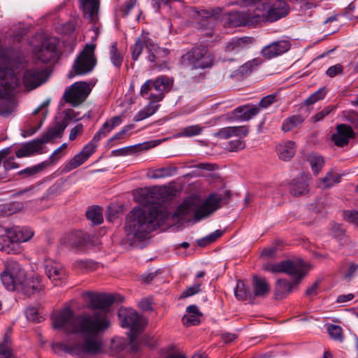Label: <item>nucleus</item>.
<instances>
[{
    "mask_svg": "<svg viewBox=\"0 0 358 358\" xmlns=\"http://www.w3.org/2000/svg\"><path fill=\"white\" fill-rule=\"evenodd\" d=\"M141 147V145H140V144L134 145V146L125 147L123 148L115 150L113 151V153L115 156L127 155H129V154H131L133 152L140 150Z\"/></svg>",
    "mask_w": 358,
    "mask_h": 358,
    "instance_id": "nucleus-53",
    "label": "nucleus"
},
{
    "mask_svg": "<svg viewBox=\"0 0 358 358\" xmlns=\"http://www.w3.org/2000/svg\"><path fill=\"white\" fill-rule=\"evenodd\" d=\"M343 217L345 220L358 226V212L356 210H345L343 212Z\"/></svg>",
    "mask_w": 358,
    "mask_h": 358,
    "instance_id": "nucleus-57",
    "label": "nucleus"
},
{
    "mask_svg": "<svg viewBox=\"0 0 358 358\" xmlns=\"http://www.w3.org/2000/svg\"><path fill=\"white\" fill-rule=\"evenodd\" d=\"M201 282L196 281L192 286L187 287L182 293L181 297L186 298L201 292Z\"/></svg>",
    "mask_w": 358,
    "mask_h": 358,
    "instance_id": "nucleus-52",
    "label": "nucleus"
},
{
    "mask_svg": "<svg viewBox=\"0 0 358 358\" xmlns=\"http://www.w3.org/2000/svg\"><path fill=\"white\" fill-rule=\"evenodd\" d=\"M87 159L80 152L71 158L64 166L63 172L68 173L85 163Z\"/></svg>",
    "mask_w": 358,
    "mask_h": 358,
    "instance_id": "nucleus-39",
    "label": "nucleus"
},
{
    "mask_svg": "<svg viewBox=\"0 0 358 358\" xmlns=\"http://www.w3.org/2000/svg\"><path fill=\"white\" fill-rule=\"evenodd\" d=\"M335 108H336V107L334 106H328L325 107L321 111H320L315 116L313 117L314 122H319V121L322 120L326 116H327Z\"/></svg>",
    "mask_w": 358,
    "mask_h": 358,
    "instance_id": "nucleus-56",
    "label": "nucleus"
},
{
    "mask_svg": "<svg viewBox=\"0 0 358 358\" xmlns=\"http://www.w3.org/2000/svg\"><path fill=\"white\" fill-rule=\"evenodd\" d=\"M276 151L278 157L283 161H289L296 153V145L294 141H287L278 145Z\"/></svg>",
    "mask_w": 358,
    "mask_h": 358,
    "instance_id": "nucleus-28",
    "label": "nucleus"
},
{
    "mask_svg": "<svg viewBox=\"0 0 358 358\" xmlns=\"http://www.w3.org/2000/svg\"><path fill=\"white\" fill-rule=\"evenodd\" d=\"M141 196L145 200L142 203H150L141 208H134L129 214L125 225L128 236H133L138 240H143L153 230L156 229L166 217V212L159 203L151 201L148 197L153 192L148 189H141Z\"/></svg>",
    "mask_w": 358,
    "mask_h": 358,
    "instance_id": "nucleus-1",
    "label": "nucleus"
},
{
    "mask_svg": "<svg viewBox=\"0 0 358 358\" xmlns=\"http://www.w3.org/2000/svg\"><path fill=\"white\" fill-rule=\"evenodd\" d=\"M343 67L340 64H337L336 65L330 66L327 70V75L331 78H333L337 75H340L343 73Z\"/></svg>",
    "mask_w": 358,
    "mask_h": 358,
    "instance_id": "nucleus-60",
    "label": "nucleus"
},
{
    "mask_svg": "<svg viewBox=\"0 0 358 358\" xmlns=\"http://www.w3.org/2000/svg\"><path fill=\"white\" fill-rule=\"evenodd\" d=\"M264 15L259 7L246 11H232L228 14L227 23L229 27H236L253 25L262 22Z\"/></svg>",
    "mask_w": 358,
    "mask_h": 358,
    "instance_id": "nucleus-10",
    "label": "nucleus"
},
{
    "mask_svg": "<svg viewBox=\"0 0 358 358\" xmlns=\"http://www.w3.org/2000/svg\"><path fill=\"white\" fill-rule=\"evenodd\" d=\"M303 121V117L300 115L291 116L284 120L282 125V129L285 132L289 131L298 125L301 124Z\"/></svg>",
    "mask_w": 358,
    "mask_h": 358,
    "instance_id": "nucleus-37",
    "label": "nucleus"
},
{
    "mask_svg": "<svg viewBox=\"0 0 358 358\" xmlns=\"http://www.w3.org/2000/svg\"><path fill=\"white\" fill-rule=\"evenodd\" d=\"M52 319L55 329H62L67 334H80L84 337L94 336L110 325L103 313L75 316L73 310L69 307L57 311Z\"/></svg>",
    "mask_w": 358,
    "mask_h": 358,
    "instance_id": "nucleus-2",
    "label": "nucleus"
},
{
    "mask_svg": "<svg viewBox=\"0 0 358 358\" xmlns=\"http://www.w3.org/2000/svg\"><path fill=\"white\" fill-rule=\"evenodd\" d=\"M236 4L241 7H259L264 15L262 21L275 22L289 13V6L285 0H238Z\"/></svg>",
    "mask_w": 358,
    "mask_h": 358,
    "instance_id": "nucleus-5",
    "label": "nucleus"
},
{
    "mask_svg": "<svg viewBox=\"0 0 358 358\" xmlns=\"http://www.w3.org/2000/svg\"><path fill=\"white\" fill-rule=\"evenodd\" d=\"M84 17L92 22L98 20L99 0H80Z\"/></svg>",
    "mask_w": 358,
    "mask_h": 358,
    "instance_id": "nucleus-27",
    "label": "nucleus"
},
{
    "mask_svg": "<svg viewBox=\"0 0 358 358\" xmlns=\"http://www.w3.org/2000/svg\"><path fill=\"white\" fill-rule=\"evenodd\" d=\"M59 40L56 37L45 38L36 52L37 58L43 63L55 62L58 59L57 45Z\"/></svg>",
    "mask_w": 358,
    "mask_h": 358,
    "instance_id": "nucleus-15",
    "label": "nucleus"
},
{
    "mask_svg": "<svg viewBox=\"0 0 358 358\" xmlns=\"http://www.w3.org/2000/svg\"><path fill=\"white\" fill-rule=\"evenodd\" d=\"M110 59L115 66L120 67L122 65L123 59L120 53L117 51L116 42L113 43L110 46Z\"/></svg>",
    "mask_w": 358,
    "mask_h": 358,
    "instance_id": "nucleus-45",
    "label": "nucleus"
},
{
    "mask_svg": "<svg viewBox=\"0 0 358 358\" xmlns=\"http://www.w3.org/2000/svg\"><path fill=\"white\" fill-rule=\"evenodd\" d=\"M222 200V196L216 194H210L201 205H199L196 199H185L178 206L174 213V217L180 220H186L193 215L196 220H200L218 209Z\"/></svg>",
    "mask_w": 358,
    "mask_h": 358,
    "instance_id": "nucleus-3",
    "label": "nucleus"
},
{
    "mask_svg": "<svg viewBox=\"0 0 358 358\" xmlns=\"http://www.w3.org/2000/svg\"><path fill=\"white\" fill-rule=\"evenodd\" d=\"M118 316L122 327H129L130 329L129 338L130 343L132 345L134 350H136L134 343L137 334L143 330L145 326L144 319L140 316L137 312L131 308H120L118 312Z\"/></svg>",
    "mask_w": 358,
    "mask_h": 358,
    "instance_id": "nucleus-8",
    "label": "nucleus"
},
{
    "mask_svg": "<svg viewBox=\"0 0 358 358\" xmlns=\"http://www.w3.org/2000/svg\"><path fill=\"white\" fill-rule=\"evenodd\" d=\"M358 269V264L354 262H350L348 265V268L346 270L344 277L345 279L350 280L357 272Z\"/></svg>",
    "mask_w": 358,
    "mask_h": 358,
    "instance_id": "nucleus-63",
    "label": "nucleus"
},
{
    "mask_svg": "<svg viewBox=\"0 0 358 358\" xmlns=\"http://www.w3.org/2000/svg\"><path fill=\"white\" fill-rule=\"evenodd\" d=\"M96 148L97 145L92 144L89 142L84 146L80 152L83 156L85 157V159H88L96 151Z\"/></svg>",
    "mask_w": 358,
    "mask_h": 358,
    "instance_id": "nucleus-58",
    "label": "nucleus"
},
{
    "mask_svg": "<svg viewBox=\"0 0 358 358\" xmlns=\"http://www.w3.org/2000/svg\"><path fill=\"white\" fill-rule=\"evenodd\" d=\"M0 355L3 358H17L12 352L10 340L6 335L2 343H0Z\"/></svg>",
    "mask_w": 358,
    "mask_h": 358,
    "instance_id": "nucleus-41",
    "label": "nucleus"
},
{
    "mask_svg": "<svg viewBox=\"0 0 358 358\" xmlns=\"http://www.w3.org/2000/svg\"><path fill=\"white\" fill-rule=\"evenodd\" d=\"M261 63L262 59L259 58H255L252 60L248 61L240 66V73L242 74H248L259 66Z\"/></svg>",
    "mask_w": 358,
    "mask_h": 358,
    "instance_id": "nucleus-48",
    "label": "nucleus"
},
{
    "mask_svg": "<svg viewBox=\"0 0 358 358\" xmlns=\"http://www.w3.org/2000/svg\"><path fill=\"white\" fill-rule=\"evenodd\" d=\"M354 135L355 132L350 125L340 124L336 127V132L331 136V140L336 146L343 148L348 144Z\"/></svg>",
    "mask_w": 358,
    "mask_h": 358,
    "instance_id": "nucleus-23",
    "label": "nucleus"
},
{
    "mask_svg": "<svg viewBox=\"0 0 358 358\" xmlns=\"http://www.w3.org/2000/svg\"><path fill=\"white\" fill-rule=\"evenodd\" d=\"M327 94V90L325 87L320 88L315 92L312 94L306 100V103L307 105H311L315 102L322 100L324 98Z\"/></svg>",
    "mask_w": 358,
    "mask_h": 358,
    "instance_id": "nucleus-49",
    "label": "nucleus"
},
{
    "mask_svg": "<svg viewBox=\"0 0 358 358\" xmlns=\"http://www.w3.org/2000/svg\"><path fill=\"white\" fill-rule=\"evenodd\" d=\"M276 97L275 94H270L262 98L259 102V106L264 108H268L272 103L277 101Z\"/></svg>",
    "mask_w": 358,
    "mask_h": 358,
    "instance_id": "nucleus-59",
    "label": "nucleus"
},
{
    "mask_svg": "<svg viewBox=\"0 0 358 358\" xmlns=\"http://www.w3.org/2000/svg\"><path fill=\"white\" fill-rule=\"evenodd\" d=\"M90 92V85L85 82H76L65 91L63 98L73 106L83 103Z\"/></svg>",
    "mask_w": 358,
    "mask_h": 358,
    "instance_id": "nucleus-14",
    "label": "nucleus"
},
{
    "mask_svg": "<svg viewBox=\"0 0 358 358\" xmlns=\"http://www.w3.org/2000/svg\"><path fill=\"white\" fill-rule=\"evenodd\" d=\"M27 318L34 322H41L43 320V317L39 314L36 308L31 307L26 310Z\"/></svg>",
    "mask_w": 358,
    "mask_h": 358,
    "instance_id": "nucleus-51",
    "label": "nucleus"
},
{
    "mask_svg": "<svg viewBox=\"0 0 358 358\" xmlns=\"http://www.w3.org/2000/svg\"><path fill=\"white\" fill-rule=\"evenodd\" d=\"M157 106L148 105L135 115L134 121L139 122L151 116L157 111Z\"/></svg>",
    "mask_w": 358,
    "mask_h": 358,
    "instance_id": "nucleus-40",
    "label": "nucleus"
},
{
    "mask_svg": "<svg viewBox=\"0 0 358 358\" xmlns=\"http://www.w3.org/2000/svg\"><path fill=\"white\" fill-rule=\"evenodd\" d=\"M56 352L64 351L73 356H84L87 354H97L101 350V343L96 339L88 338L83 343H56L52 345Z\"/></svg>",
    "mask_w": 358,
    "mask_h": 358,
    "instance_id": "nucleus-6",
    "label": "nucleus"
},
{
    "mask_svg": "<svg viewBox=\"0 0 358 358\" xmlns=\"http://www.w3.org/2000/svg\"><path fill=\"white\" fill-rule=\"evenodd\" d=\"M86 296H87L90 306L94 309H99V310H97L93 315L101 312L103 313L106 315V318H107L106 313L102 310L108 308L114 303V297L110 294H96L93 292H87ZM106 320L108 321V319Z\"/></svg>",
    "mask_w": 358,
    "mask_h": 358,
    "instance_id": "nucleus-16",
    "label": "nucleus"
},
{
    "mask_svg": "<svg viewBox=\"0 0 358 358\" xmlns=\"http://www.w3.org/2000/svg\"><path fill=\"white\" fill-rule=\"evenodd\" d=\"M154 82V89L157 94H151L149 96L151 103L160 101L164 98V93L169 92L173 85V80L169 77L162 76L158 77Z\"/></svg>",
    "mask_w": 358,
    "mask_h": 358,
    "instance_id": "nucleus-21",
    "label": "nucleus"
},
{
    "mask_svg": "<svg viewBox=\"0 0 358 358\" xmlns=\"http://www.w3.org/2000/svg\"><path fill=\"white\" fill-rule=\"evenodd\" d=\"M94 44H87L76 59L72 70L69 73L71 78L76 75H85L92 71L96 64Z\"/></svg>",
    "mask_w": 358,
    "mask_h": 358,
    "instance_id": "nucleus-7",
    "label": "nucleus"
},
{
    "mask_svg": "<svg viewBox=\"0 0 358 358\" xmlns=\"http://www.w3.org/2000/svg\"><path fill=\"white\" fill-rule=\"evenodd\" d=\"M278 244H276L272 247L263 249L261 252V256L266 258L275 257L278 250Z\"/></svg>",
    "mask_w": 358,
    "mask_h": 358,
    "instance_id": "nucleus-62",
    "label": "nucleus"
},
{
    "mask_svg": "<svg viewBox=\"0 0 358 358\" xmlns=\"http://www.w3.org/2000/svg\"><path fill=\"white\" fill-rule=\"evenodd\" d=\"M234 294L238 300H246L248 297L250 299L252 298V294L248 292L245 287L244 282L241 280H238L236 284V287L234 289Z\"/></svg>",
    "mask_w": 358,
    "mask_h": 358,
    "instance_id": "nucleus-42",
    "label": "nucleus"
},
{
    "mask_svg": "<svg viewBox=\"0 0 358 358\" xmlns=\"http://www.w3.org/2000/svg\"><path fill=\"white\" fill-rule=\"evenodd\" d=\"M63 115V119L57 121L52 127L50 128L47 131L48 135H50V138L52 139L60 136L63 134L64 129L69 125L70 121L77 120L79 119L78 117L77 113L72 109L64 110Z\"/></svg>",
    "mask_w": 358,
    "mask_h": 358,
    "instance_id": "nucleus-19",
    "label": "nucleus"
},
{
    "mask_svg": "<svg viewBox=\"0 0 358 358\" xmlns=\"http://www.w3.org/2000/svg\"><path fill=\"white\" fill-rule=\"evenodd\" d=\"M249 133L248 126L227 127L220 129L216 134L215 136L221 139H227L232 136H238L243 138Z\"/></svg>",
    "mask_w": 358,
    "mask_h": 358,
    "instance_id": "nucleus-25",
    "label": "nucleus"
},
{
    "mask_svg": "<svg viewBox=\"0 0 358 358\" xmlns=\"http://www.w3.org/2000/svg\"><path fill=\"white\" fill-rule=\"evenodd\" d=\"M301 259H287L278 263L268 262L263 265V269L272 273H285L290 276L300 273L301 268L308 266Z\"/></svg>",
    "mask_w": 358,
    "mask_h": 358,
    "instance_id": "nucleus-13",
    "label": "nucleus"
},
{
    "mask_svg": "<svg viewBox=\"0 0 358 358\" xmlns=\"http://www.w3.org/2000/svg\"><path fill=\"white\" fill-rule=\"evenodd\" d=\"M259 112V108L254 105H245L236 108L233 114L234 117L238 120L248 121L252 117L257 115Z\"/></svg>",
    "mask_w": 358,
    "mask_h": 358,
    "instance_id": "nucleus-30",
    "label": "nucleus"
},
{
    "mask_svg": "<svg viewBox=\"0 0 358 358\" xmlns=\"http://www.w3.org/2000/svg\"><path fill=\"white\" fill-rule=\"evenodd\" d=\"M83 131V125L82 124H76L70 131L69 140L73 141Z\"/></svg>",
    "mask_w": 358,
    "mask_h": 358,
    "instance_id": "nucleus-64",
    "label": "nucleus"
},
{
    "mask_svg": "<svg viewBox=\"0 0 358 358\" xmlns=\"http://www.w3.org/2000/svg\"><path fill=\"white\" fill-rule=\"evenodd\" d=\"M178 169L175 166H166L148 170L146 177L150 179H161L173 176Z\"/></svg>",
    "mask_w": 358,
    "mask_h": 358,
    "instance_id": "nucleus-33",
    "label": "nucleus"
},
{
    "mask_svg": "<svg viewBox=\"0 0 358 358\" xmlns=\"http://www.w3.org/2000/svg\"><path fill=\"white\" fill-rule=\"evenodd\" d=\"M185 12L189 17L194 19H197L198 17L208 18L213 15V13L210 11L207 10H199L194 7L187 8Z\"/></svg>",
    "mask_w": 358,
    "mask_h": 358,
    "instance_id": "nucleus-47",
    "label": "nucleus"
},
{
    "mask_svg": "<svg viewBox=\"0 0 358 358\" xmlns=\"http://www.w3.org/2000/svg\"><path fill=\"white\" fill-rule=\"evenodd\" d=\"M252 41L253 39L251 37L232 38L227 43L225 46V51L228 52H238L248 48Z\"/></svg>",
    "mask_w": 358,
    "mask_h": 358,
    "instance_id": "nucleus-32",
    "label": "nucleus"
},
{
    "mask_svg": "<svg viewBox=\"0 0 358 358\" xmlns=\"http://www.w3.org/2000/svg\"><path fill=\"white\" fill-rule=\"evenodd\" d=\"M48 278L56 285H61L66 280V272L59 263L48 261L45 267Z\"/></svg>",
    "mask_w": 358,
    "mask_h": 358,
    "instance_id": "nucleus-17",
    "label": "nucleus"
},
{
    "mask_svg": "<svg viewBox=\"0 0 358 358\" xmlns=\"http://www.w3.org/2000/svg\"><path fill=\"white\" fill-rule=\"evenodd\" d=\"M310 179V175L304 173L294 178L291 183V194L294 196H301L308 193Z\"/></svg>",
    "mask_w": 358,
    "mask_h": 358,
    "instance_id": "nucleus-24",
    "label": "nucleus"
},
{
    "mask_svg": "<svg viewBox=\"0 0 358 358\" xmlns=\"http://www.w3.org/2000/svg\"><path fill=\"white\" fill-rule=\"evenodd\" d=\"M214 59L213 54L210 52L206 47L199 45L183 55L181 63L190 71L192 78H196L203 75L200 71L213 66Z\"/></svg>",
    "mask_w": 358,
    "mask_h": 358,
    "instance_id": "nucleus-4",
    "label": "nucleus"
},
{
    "mask_svg": "<svg viewBox=\"0 0 358 358\" xmlns=\"http://www.w3.org/2000/svg\"><path fill=\"white\" fill-rule=\"evenodd\" d=\"M86 216L93 224H100L103 218L102 215V208L99 206H92L88 208L86 212Z\"/></svg>",
    "mask_w": 358,
    "mask_h": 358,
    "instance_id": "nucleus-35",
    "label": "nucleus"
},
{
    "mask_svg": "<svg viewBox=\"0 0 358 358\" xmlns=\"http://www.w3.org/2000/svg\"><path fill=\"white\" fill-rule=\"evenodd\" d=\"M341 178V176L338 173L333 171L328 172L326 176L322 180L324 187H330L340 182Z\"/></svg>",
    "mask_w": 358,
    "mask_h": 358,
    "instance_id": "nucleus-44",
    "label": "nucleus"
},
{
    "mask_svg": "<svg viewBox=\"0 0 358 358\" xmlns=\"http://www.w3.org/2000/svg\"><path fill=\"white\" fill-rule=\"evenodd\" d=\"M43 288L41 284V277L36 275L24 281L23 285L19 287L18 289H21L26 294L31 295L36 292H40Z\"/></svg>",
    "mask_w": 358,
    "mask_h": 358,
    "instance_id": "nucleus-31",
    "label": "nucleus"
},
{
    "mask_svg": "<svg viewBox=\"0 0 358 358\" xmlns=\"http://www.w3.org/2000/svg\"><path fill=\"white\" fill-rule=\"evenodd\" d=\"M245 147V142L241 139H236L230 141L228 143L227 149L230 152H237L243 150Z\"/></svg>",
    "mask_w": 358,
    "mask_h": 358,
    "instance_id": "nucleus-54",
    "label": "nucleus"
},
{
    "mask_svg": "<svg viewBox=\"0 0 358 358\" xmlns=\"http://www.w3.org/2000/svg\"><path fill=\"white\" fill-rule=\"evenodd\" d=\"M52 138L46 131L41 138L32 141L20 148L15 153L18 158L28 157L39 152L43 143H48Z\"/></svg>",
    "mask_w": 358,
    "mask_h": 358,
    "instance_id": "nucleus-18",
    "label": "nucleus"
},
{
    "mask_svg": "<svg viewBox=\"0 0 358 358\" xmlns=\"http://www.w3.org/2000/svg\"><path fill=\"white\" fill-rule=\"evenodd\" d=\"M23 208V204L21 202L15 201L6 203L2 206L1 210L6 215H10L20 212Z\"/></svg>",
    "mask_w": 358,
    "mask_h": 358,
    "instance_id": "nucleus-46",
    "label": "nucleus"
},
{
    "mask_svg": "<svg viewBox=\"0 0 358 358\" xmlns=\"http://www.w3.org/2000/svg\"><path fill=\"white\" fill-rule=\"evenodd\" d=\"M25 277V271L20 264L10 261L1 274V280L8 290L14 291L23 285Z\"/></svg>",
    "mask_w": 358,
    "mask_h": 358,
    "instance_id": "nucleus-9",
    "label": "nucleus"
},
{
    "mask_svg": "<svg viewBox=\"0 0 358 358\" xmlns=\"http://www.w3.org/2000/svg\"><path fill=\"white\" fill-rule=\"evenodd\" d=\"M310 269V266L308 265L301 268L300 273H294L292 281L286 279H279L275 285L274 296L275 299L280 300L286 298L292 292L297 289L302 279L307 275Z\"/></svg>",
    "mask_w": 358,
    "mask_h": 358,
    "instance_id": "nucleus-11",
    "label": "nucleus"
},
{
    "mask_svg": "<svg viewBox=\"0 0 358 358\" xmlns=\"http://www.w3.org/2000/svg\"><path fill=\"white\" fill-rule=\"evenodd\" d=\"M252 298L266 297L270 292V285L264 278L255 276L252 279Z\"/></svg>",
    "mask_w": 358,
    "mask_h": 358,
    "instance_id": "nucleus-29",
    "label": "nucleus"
},
{
    "mask_svg": "<svg viewBox=\"0 0 358 358\" xmlns=\"http://www.w3.org/2000/svg\"><path fill=\"white\" fill-rule=\"evenodd\" d=\"M45 81V72L41 69H28L24 73L22 83L28 90L35 89Z\"/></svg>",
    "mask_w": 358,
    "mask_h": 358,
    "instance_id": "nucleus-20",
    "label": "nucleus"
},
{
    "mask_svg": "<svg viewBox=\"0 0 358 358\" xmlns=\"http://www.w3.org/2000/svg\"><path fill=\"white\" fill-rule=\"evenodd\" d=\"M87 240V237L82 231H76L62 237L61 243L71 248L81 249Z\"/></svg>",
    "mask_w": 358,
    "mask_h": 358,
    "instance_id": "nucleus-26",
    "label": "nucleus"
},
{
    "mask_svg": "<svg viewBox=\"0 0 358 358\" xmlns=\"http://www.w3.org/2000/svg\"><path fill=\"white\" fill-rule=\"evenodd\" d=\"M327 331L331 338L341 341L343 340V332L341 327L335 324L329 325Z\"/></svg>",
    "mask_w": 358,
    "mask_h": 358,
    "instance_id": "nucleus-50",
    "label": "nucleus"
},
{
    "mask_svg": "<svg viewBox=\"0 0 358 358\" xmlns=\"http://www.w3.org/2000/svg\"><path fill=\"white\" fill-rule=\"evenodd\" d=\"M182 324L185 326L189 327L197 325L200 323V317L196 315L187 314L182 319Z\"/></svg>",
    "mask_w": 358,
    "mask_h": 358,
    "instance_id": "nucleus-55",
    "label": "nucleus"
},
{
    "mask_svg": "<svg viewBox=\"0 0 358 358\" xmlns=\"http://www.w3.org/2000/svg\"><path fill=\"white\" fill-rule=\"evenodd\" d=\"M307 159L315 174H318L324 164L323 157L316 153H310L308 155Z\"/></svg>",
    "mask_w": 358,
    "mask_h": 358,
    "instance_id": "nucleus-36",
    "label": "nucleus"
},
{
    "mask_svg": "<svg viewBox=\"0 0 358 358\" xmlns=\"http://www.w3.org/2000/svg\"><path fill=\"white\" fill-rule=\"evenodd\" d=\"M15 236H11L14 241L26 242L31 239L34 236V231L28 227L17 228L14 230Z\"/></svg>",
    "mask_w": 358,
    "mask_h": 358,
    "instance_id": "nucleus-34",
    "label": "nucleus"
},
{
    "mask_svg": "<svg viewBox=\"0 0 358 358\" xmlns=\"http://www.w3.org/2000/svg\"><path fill=\"white\" fill-rule=\"evenodd\" d=\"M290 48V43L288 41L281 40L273 42L265 46L262 50V55L267 59L278 57L287 52Z\"/></svg>",
    "mask_w": 358,
    "mask_h": 358,
    "instance_id": "nucleus-22",
    "label": "nucleus"
},
{
    "mask_svg": "<svg viewBox=\"0 0 358 358\" xmlns=\"http://www.w3.org/2000/svg\"><path fill=\"white\" fill-rule=\"evenodd\" d=\"M203 127L199 124L187 126L183 128L178 134L179 136L193 137L198 136L203 131Z\"/></svg>",
    "mask_w": 358,
    "mask_h": 358,
    "instance_id": "nucleus-43",
    "label": "nucleus"
},
{
    "mask_svg": "<svg viewBox=\"0 0 358 358\" xmlns=\"http://www.w3.org/2000/svg\"><path fill=\"white\" fill-rule=\"evenodd\" d=\"M143 47H145L148 52V60L150 62H157L162 54H167L164 49L160 48L153 41L147 36H142L136 41L131 48L132 59L137 60L142 52Z\"/></svg>",
    "mask_w": 358,
    "mask_h": 358,
    "instance_id": "nucleus-12",
    "label": "nucleus"
},
{
    "mask_svg": "<svg viewBox=\"0 0 358 358\" xmlns=\"http://www.w3.org/2000/svg\"><path fill=\"white\" fill-rule=\"evenodd\" d=\"M122 122V116H115L110 120L105 122V123L100 128L99 131H101L103 136L105 137L108 134L112 131L115 127L120 125Z\"/></svg>",
    "mask_w": 358,
    "mask_h": 358,
    "instance_id": "nucleus-38",
    "label": "nucleus"
},
{
    "mask_svg": "<svg viewBox=\"0 0 358 358\" xmlns=\"http://www.w3.org/2000/svg\"><path fill=\"white\" fill-rule=\"evenodd\" d=\"M136 4V0H129L121 8L120 12L123 17L127 16L131 10H132Z\"/></svg>",
    "mask_w": 358,
    "mask_h": 358,
    "instance_id": "nucleus-61",
    "label": "nucleus"
}]
</instances>
